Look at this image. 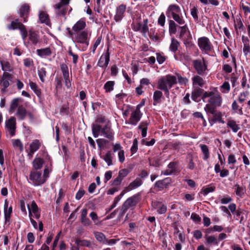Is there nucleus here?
<instances>
[{
    "label": "nucleus",
    "mask_w": 250,
    "mask_h": 250,
    "mask_svg": "<svg viewBox=\"0 0 250 250\" xmlns=\"http://www.w3.org/2000/svg\"><path fill=\"white\" fill-rule=\"evenodd\" d=\"M29 86L38 97H40L41 95V90L36 83L30 82L29 83Z\"/></svg>",
    "instance_id": "37998d69"
},
{
    "label": "nucleus",
    "mask_w": 250,
    "mask_h": 250,
    "mask_svg": "<svg viewBox=\"0 0 250 250\" xmlns=\"http://www.w3.org/2000/svg\"><path fill=\"white\" fill-rule=\"evenodd\" d=\"M46 71L44 67L39 68L38 69V74L41 81L42 83L45 82L46 76Z\"/></svg>",
    "instance_id": "ea45409f"
},
{
    "label": "nucleus",
    "mask_w": 250,
    "mask_h": 250,
    "mask_svg": "<svg viewBox=\"0 0 250 250\" xmlns=\"http://www.w3.org/2000/svg\"><path fill=\"white\" fill-rule=\"evenodd\" d=\"M115 83L114 81H108L104 85L105 92H109L113 90Z\"/></svg>",
    "instance_id": "603ef678"
},
{
    "label": "nucleus",
    "mask_w": 250,
    "mask_h": 250,
    "mask_svg": "<svg viewBox=\"0 0 250 250\" xmlns=\"http://www.w3.org/2000/svg\"><path fill=\"white\" fill-rule=\"evenodd\" d=\"M86 26V23L85 21L81 19L78 21L72 27V33H76L78 32H82Z\"/></svg>",
    "instance_id": "aec40b11"
},
{
    "label": "nucleus",
    "mask_w": 250,
    "mask_h": 250,
    "mask_svg": "<svg viewBox=\"0 0 250 250\" xmlns=\"http://www.w3.org/2000/svg\"><path fill=\"white\" fill-rule=\"evenodd\" d=\"M41 146V143L38 140H34L33 142L30 145V151L28 153V155L32 157L33 154L37 151Z\"/></svg>",
    "instance_id": "4be33fe9"
},
{
    "label": "nucleus",
    "mask_w": 250,
    "mask_h": 250,
    "mask_svg": "<svg viewBox=\"0 0 250 250\" xmlns=\"http://www.w3.org/2000/svg\"><path fill=\"white\" fill-rule=\"evenodd\" d=\"M177 83L176 76L167 75L161 78L157 83V88L164 92L167 97H169V89Z\"/></svg>",
    "instance_id": "7ed1b4c3"
},
{
    "label": "nucleus",
    "mask_w": 250,
    "mask_h": 250,
    "mask_svg": "<svg viewBox=\"0 0 250 250\" xmlns=\"http://www.w3.org/2000/svg\"><path fill=\"white\" fill-rule=\"evenodd\" d=\"M129 172V170L127 169H122L119 172L118 176L123 180V179L128 175Z\"/></svg>",
    "instance_id": "69168bd1"
},
{
    "label": "nucleus",
    "mask_w": 250,
    "mask_h": 250,
    "mask_svg": "<svg viewBox=\"0 0 250 250\" xmlns=\"http://www.w3.org/2000/svg\"><path fill=\"white\" fill-rule=\"evenodd\" d=\"M20 207L22 213L24 215H26L27 213L25 208V203L24 200H21L20 201Z\"/></svg>",
    "instance_id": "338daca9"
},
{
    "label": "nucleus",
    "mask_w": 250,
    "mask_h": 250,
    "mask_svg": "<svg viewBox=\"0 0 250 250\" xmlns=\"http://www.w3.org/2000/svg\"><path fill=\"white\" fill-rule=\"evenodd\" d=\"M143 184V181L140 178H136L134 181L131 182L129 185L124 189V192H129L133 189H136Z\"/></svg>",
    "instance_id": "a211bd4d"
},
{
    "label": "nucleus",
    "mask_w": 250,
    "mask_h": 250,
    "mask_svg": "<svg viewBox=\"0 0 250 250\" xmlns=\"http://www.w3.org/2000/svg\"><path fill=\"white\" fill-rule=\"evenodd\" d=\"M202 98L204 102L208 103L205 106V110L211 114L215 113V108L220 106L223 102L222 96L216 88L205 92Z\"/></svg>",
    "instance_id": "f257e3e1"
},
{
    "label": "nucleus",
    "mask_w": 250,
    "mask_h": 250,
    "mask_svg": "<svg viewBox=\"0 0 250 250\" xmlns=\"http://www.w3.org/2000/svg\"><path fill=\"white\" fill-rule=\"evenodd\" d=\"M214 116V120L220 123L224 124L225 122L222 119V114L220 112H216L215 110V113L212 114Z\"/></svg>",
    "instance_id": "bf43d9fd"
},
{
    "label": "nucleus",
    "mask_w": 250,
    "mask_h": 250,
    "mask_svg": "<svg viewBox=\"0 0 250 250\" xmlns=\"http://www.w3.org/2000/svg\"><path fill=\"white\" fill-rule=\"evenodd\" d=\"M12 212V207L10 206V207L8 208V203L6 201L4 206V214L5 224L9 222Z\"/></svg>",
    "instance_id": "393cba45"
},
{
    "label": "nucleus",
    "mask_w": 250,
    "mask_h": 250,
    "mask_svg": "<svg viewBox=\"0 0 250 250\" xmlns=\"http://www.w3.org/2000/svg\"><path fill=\"white\" fill-rule=\"evenodd\" d=\"M61 69L62 71L63 77H66L69 76V71L68 66L65 63L61 64Z\"/></svg>",
    "instance_id": "13d9d810"
},
{
    "label": "nucleus",
    "mask_w": 250,
    "mask_h": 250,
    "mask_svg": "<svg viewBox=\"0 0 250 250\" xmlns=\"http://www.w3.org/2000/svg\"><path fill=\"white\" fill-rule=\"evenodd\" d=\"M75 243L77 244L78 247H86L88 248L91 247V242L87 240H81L80 239H77L75 240Z\"/></svg>",
    "instance_id": "72a5a7b5"
},
{
    "label": "nucleus",
    "mask_w": 250,
    "mask_h": 250,
    "mask_svg": "<svg viewBox=\"0 0 250 250\" xmlns=\"http://www.w3.org/2000/svg\"><path fill=\"white\" fill-rule=\"evenodd\" d=\"M147 123L146 122H141L138 126V129L141 130V135L142 137H145L147 134Z\"/></svg>",
    "instance_id": "4c0bfd02"
},
{
    "label": "nucleus",
    "mask_w": 250,
    "mask_h": 250,
    "mask_svg": "<svg viewBox=\"0 0 250 250\" xmlns=\"http://www.w3.org/2000/svg\"><path fill=\"white\" fill-rule=\"evenodd\" d=\"M192 85L194 88L200 89L204 86L205 81L203 79L198 75H194L192 78Z\"/></svg>",
    "instance_id": "6ab92c4d"
},
{
    "label": "nucleus",
    "mask_w": 250,
    "mask_h": 250,
    "mask_svg": "<svg viewBox=\"0 0 250 250\" xmlns=\"http://www.w3.org/2000/svg\"><path fill=\"white\" fill-rule=\"evenodd\" d=\"M202 93L201 89L194 88L191 93V98L195 102H198Z\"/></svg>",
    "instance_id": "79ce46f5"
},
{
    "label": "nucleus",
    "mask_w": 250,
    "mask_h": 250,
    "mask_svg": "<svg viewBox=\"0 0 250 250\" xmlns=\"http://www.w3.org/2000/svg\"><path fill=\"white\" fill-rule=\"evenodd\" d=\"M68 53V54L69 55H70L72 57L73 63L75 65H76L77 62H78V60H79V56H78V55L77 54H76L72 52L71 47L69 48Z\"/></svg>",
    "instance_id": "4d7b16f0"
},
{
    "label": "nucleus",
    "mask_w": 250,
    "mask_h": 250,
    "mask_svg": "<svg viewBox=\"0 0 250 250\" xmlns=\"http://www.w3.org/2000/svg\"><path fill=\"white\" fill-rule=\"evenodd\" d=\"M232 201V199L229 195L224 196L221 199L220 202L222 204H227Z\"/></svg>",
    "instance_id": "0e129e2a"
},
{
    "label": "nucleus",
    "mask_w": 250,
    "mask_h": 250,
    "mask_svg": "<svg viewBox=\"0 0 250 250\" xmlns=\"http://www.w3.org/2000/svg\"><path fill=\"white\" fill-rule=\"evenodd\" d=\"M231 108L235 112L237 113L240 115H242L243 114L242 108L241 107L239 108V106L236 100H234L233 102L231 104Z\"/></svg>",
    "instance_id": "09e8293b"
},
{
    "label": "nucleus",
    "mask_w": 250,
    "mask_h": 250,
    "mask_svg": "<svg viewBox=\"0 0 250 250\" xmlns=\"http://www.w3.org/2000/svg\"><path fill=\"white\" fill-rule=\"evenodd\" d=\"M12 145L16 149H19L20 151H22L23 147L22 143L19 139H14L12 140Z\"/></svg>",
    "instance_id": "de8ad7c7"
},
{
    "label": "nucleus",
    "mask_w": 250,
    "mask_h": 250,
    "mask_svg": "<svg viewBox=\"0 0 250 250\" xmlns=\"http://www.w3.org/2000/svg\"><path fill=\"white\" fill-rule=\"evenodd\" d=\"M12 77L11 74L7 72H4L0 80V83L4 89L7 88L10 85V81H11Z\"/></svg>",
    "instance_id": "f3484780"
},
{
    "label": "nucleus",
    "mask_w": 250,
    "mask_h": 250,
    "mask_svg": "<svg viewBox=\"0 0 250 250\" xmlns=\"http://www.w3.org/2000/svg\"><path fill=\"white\" fill-rule=\"evenodd\" d=\"M110 61V53L109 52V48L108 47L106 52L104 53L100 58L97 65L100 67L105 68Z\"/></svg>",
    "instance_id": "2eb2a0df"
},
{
    "label": "nucleus",
    "mask_w": 250,
    "mask_h": 250,
    "mask_svg": "<svg viewBox=\"0 0 250 250\" xmlns=\"http://www.w3.org/2000/svg\"><path fill=\"white\" fill-rule=\"evenodd\" d=\"M27 207L29 217H32L33 216L36 219H39L41 216V210L36 202L34 201H32L30 206L28 205Z\"/></svg>",
    "instance_id": "4468645a"
},
{
    "label": "nucleus",
    "mask_w": 250,
    "mask_h": 250,
    "mask_svg": "<svg viewBox=\"0 0 250 250\" xmlns=\"http://www.w3.org/2000/svg\"><path fill=\"white\" fill-rule=\"evenodd\" d=\"M142 116V113L139 109V107H136V109L131 112L129 120L125 122V124L135 126L140 121Z\"/></svg>",
    "instance_id": "9b49d317"
},
{
    "label": "nucleus",
    "mask_w": 250,
    "mask_h": 250,
    "mask_svg": "<svg viewBox=\"0 0 250 250\" xmlns=\"http://www.w3.org/2000/svg\"><path fill=\"white\" fill-rule=\"evenodd\" d=\"M19 101L20 98H15L12 101L9 110L10 113H13L15 112L16 109L18 108Z\"/></svg>",
    "instance_id": "58836bf2"
},
{
    "label": "nucleus",
    "mask_w": 250,
    "mask_h": 250,
    "mask_svg": "<svg viewBox=\"0 0 250 250\" xmlns=\"http://www.w3.org/2000/svg\"><path fill=\"white\" fill-rule=\"evenodd\" d=\"M215 189V187H209L202 189V193L204 196L207 195L209 193L212 192Z\"/></svg>",
    "instance_id": "e2e57ef3"
},
{
    "label": "nucleus",
    "mask_w": 250,
    "mask_h": 250,
    "mask_svg": "<svg viewBox=\"0 0 250 250\" xmlns=\"http://www.w3.org/2000/svg\"><path fill=\"white\" fill-rule=\"evenodd\" d=\"M49 170L48 168L44 169L43 174L37 170L32 171L29 175L28 181L34 186H38L44 184L49 177Z\"/></svg>",
    "instance_id": "20e7f679"
},
{
    "label": "nucleus",
    "mask_w": 250,
    "mask_h": 250,
    "mask_svg": "<svg viewBox=\"0 0 250 250\" xmlns=\"http://www.w3.org/2000/svg\"><path fill=\"white\" fill-rule=\"evenodd\" d=\"M39 20L41 23H43L47 25L50 24L48 15L44 12H41L39 14Z\"/></svg>",
    "instance_id": "7c9ffc66"
},
{
    "label": "nucleus",
    "mask_w": 250,
    "mask_h": 250,
    "mask_svg": "<svg viewBox=\"0 0 250 250\" xmlns=\"http://www.w3.org/2000/svg\"><path fill=\"white\" fill-rule=\"evenodd\" d=\"M43 160L41 158H36L33 162V166L34 168L37 170L41 169L43 164Z\"/></svg>",
    "instance_id": "e433bc0d"
},
{
    "label": "nucleus",
    "mask_w": 250,
    "mask_h": 250,
    "mask_svg": "<svg viewBox=\"0 0 250 250\" xmlns=\"http://www.w3.org/2000/svg\"><path fill=\"white\" fill-rule=\"evenodd\" d=\"M92 131L93 136L97 138L100 135L110 140L114 139V132L111 128V124L107 123L104 126L97 124H93L92 126Z\"/></svg>",
    "instance_id": "f03ea898"
},
{
    "label": "nucleus",
    "mask_w": 250,
    "mask_h": 250,
    "mask_svg": "<svg viewBox=\"0 0 250 250\" xmlns=\"http://www.w3.org/2000/svg\"><path fill=\"white\" fill-rule=\"evenodd\" d=\"M163 96L162 92L160 90H156L153 94V104L156 105L161 102V98Z\"/></svg>",
    "instance_id": "c9c22d12"
},
{
    "label": "nucleus",
    "mask_w": 250,
    "mask_h": 250,
    "mask_svg": "<svg viewBox=\"0 0 250 250\" xmlns=\"http://www.w3.org/2000/svg\"><path fill=\"white\" fill-rule=\"evenodd\" d=\"M27 113L26 108L22 105H21L18 107L16 115L19 120H23L26 117Z\"/></svg>",
    "instance_id": "5701e85b"
},
{
    "label": "nucleus",
    "mask_w": 250,
    "mask_h": 250,
    "mask_svg": "<svg viewBox=\"0 0 250 250\" xmlns=\"http://www.w3.org/2000/svg\"><path fill=\"white\" fill-rule=\"evenodd\" d=\"M200 147L204 154L203 159L204 160H207L208 159L209 157V152L208 150V146L206 145H201Z\"/></svg>",
    "instance_id": "c03bdc74"
},
{
    "label": "nucleus",
    "mask_w": 250,
    "mask_h": 250,
    "mask_svg": "<svg viewBox=\"0 0 250 250\" xmlns=\"http://www.w3.org/2000/svg\"><path fill=\"white\" fill-rule=\"evenodd\" d=\"M176 165L175 162L170 163L167 166V169L162 171L161 175H169L173 173L176 170Z\"/></svg>",
    "instance_id": "bb28decb"
},
{
    "label": "nucleus",
    "mask_w": 250,
    "mask_h": 250,
    "mask_svg": "<svg viewBox=\"0 0 250 250\" xmlns=\"http://www.w3.org/2000/svg\"><path fill=\"white\" fill-rule=\"evenodd\" d=\"M148 20L147 19H144L143 21V24H142V33L145 35L146 33L148 31V27L147 25Z\"/></svg>",
    "instance_id": "052dcab7"
},
{
    "label": "nucleus",
    "mask_w": 250,
    "mask_h": 250,
    "mask_svg": "<svg viewBox=\"0 0 250 250\" xmlns=\"http://www.w3.org/2000/svg\"><path fill=\"white\" fill-rule=\"evenodd\" d=\"M2 70L4 71L10 70L11 66L9 62L5 61H1L0 60Z\"/></svg>",
    "instance_id": "6e6d98bb"
},
{
    "label": "nucleus",
    "mask_w": 250,
    "mask_h": 250,
    "mask_svg": "<svg viewBox=\"0 0 250 250\" xmlns=\"http://www.w3.org/2000/svg\"><path fill=\"white\" fill-rule=\"evenodd\" d=\"M153 206L159 214L165 213L167 211V208L166 206L162 202H154L153 203Z\"/></svg>",
    "instance_id": "b1692460"
},
{
    "label": "nucleus",
    "mask_w": 250,
    "mask_h": 250,
    "mask_svg": "<svg viewBox=\"0 0 250 250\" xmlns=\"http://www.w3.org/2000/svg\"><path fill=\"white\" fill-rule=\"evenodd\" d=\"M70 0H60V2L54 5V9L56 14L58 16H64L69 8V3Z\"/></svg>",
    "instance_id": "6e6552de"
},
{
    "label": "nucleus",
    "mask_w": 250,
    "mask_h": 250,
    "mask_svg": "<svg viewBox=\"0 0 250 250\" xmlns=\"http://www.w3.org/2000/svg\"><path fill=\"white\" fill-rule=\"evenodd\" d=\"M7 27L9 30L19 29L22 40L23 41L25 40L26 37L27 36V30L26 29L25 26L23 24L19 22L18 20L12 21L10 24L7 26Z\"/></svg>",
    "instance_id": "9d476101"
},
{
    "label": "nucleus",
    "mask_w": 250,
    "mask_h": 250,
    "mask_svg": "<svg viewBox=\"0 0 250 250\" xmlns=\"http://www.w3.org/2000/svg\"><path fill=\"white\" fill-rule=\"evenodd\" d=\"M27 37H28V44L36 45L41 42L38 33L32 29H30L27 31V36L26 38Z\"/></svg>",
    "instance_id": "ddd939ff"
},
{
    "label": "nucleus",
    "mask_w": 250,
    "mask_h": 250,
    "mask_svg": "<svg viewBox=\"0 0 250 250\" xmlns=\"http://www.w3.org/2000/svg\"><path fill=\"white\" fill-rule=\"evenodd\" d=\"M37 55L42 58H45L50 56L52 54V51L49 47L38 49L36 50Z\"/></svg>",
    "instance_id": "a878e982"
},
{
    "label": "nucleus",
    "mask_w": 250,
    "mask_h": 250,
    "mask_svg": "<svg viewBox=\"0 0 250 250\" xmlns=\"http://www.w3.org/2000/svg\"><path fill=\"white\" fill-rule=\"evenodd\" d=\"M179 38L183 40H185L186 39V35L188 30V27L187 25L185 24L183 26H179Z\"/></svg>",
    "instance_id": "473e14b6"
},
{
    "label": "nucleus",
    "mask_w": 250,
    "mask_h": 250,
    "mask_svg": "<svg viewBox=\"0 0 250 250\" xmlns=\"http://www.w3.org/2000/svg\"><path fill=\"white\" fill-rule=\"evenodd\" d=\"M227 125L230 128L234 133L237 132L240 129L239 125L237 124L234 120H229L227 122Z\"/></svg>",
    "instance_id": "c756f323"
},
{
    "label": "nucleus",
    "mask_w": 250,
    "mask_h": 250,
    "mask_svg": "<svg viewBox=\"0 0 250 250\" xmlns=\"http://www.w3.org/2000/svg\"><path fill=\"white\" fill-rule=\"evenodd\" d=\"M5 128L7 133L10 135V137H13L15 135L16 128V118L14 117H11L5 122Z\"/></svg>",
    "instance_id": "f8f14e48"
},
{
    "label": "nucleus",
    "mask_w": 250,
    "mask_h": 250,
    "mask_svg": "<svg viewBox=\"0 0 250 250\" xmlns=\"http://www.w3.org/2000/svg\"><path fill=\"white\" fill-rule=\"evenodd\" d=\"M125 11L126 6L124 4H121L117 7L114 17V20L116 22H120L122 21L125 16Z\"/></svg>",
    "instance_id": "dca6fc26"
},
{
    "label": "nucleus",
    "mask_w": 250,
    "mask_h": 250,
    "mask_svg": "<svg viewBox=\"0 0 250 250\" xmlns=\"http://www.w3.org/2000/svg\"><path fill=\"white\" fill-rule=\"evenodd\" d=\"M103 159L106 162L108 166L113 165L112 160L113 158V154L111 151H107L104 155L103 156Z\"/></svg>",
    "instance_id": "2f4dec72"
},
{
    "label": "nucleus",
    "mask_w": 250,
    "mask_h": 250,
    "mask_svg": "<svg viewBox=\"0 0 250 250\" xmlns=\"http://www.w3.org/2000/svg\"><path fill=\"white\" fill-rule=\"evenodd\" d=\"M140 196V193H138L128 198L125 202L130 207L135 206L138 203L139 197Z\"/></svg>",
    "instance_id": "cd10ccee"
},
{
    "label": "nucleus",
    "mask_w": 250,
    "mask_h": 250,
    "mask_svg": "<svg viewBox=\"0 0 250 250\" xmlns=\"http://www.w3.org/2000/svg\"><path fill=\"white\" fill-rule=\"evenodd\" d=\"M249 94L250 93L248 90L241 92L238 96V101L241 103L244 102L249 95Z\"/></svg>",
    "instance_id": "5fc2aeb1"
},
{
    "label": "nucleus",
    "mask_w": 250,
    "mask_h": 250,
    "mask_svg": "<svg viewBox=\"0 0 250 250\" xmlns=\"http://www.w3.org/2000/svg\"><path fill=\"white\" fill-rule=\"evenodd\" d=\"M166 15L168 18H172L180 25H183L185 23L180 7L175 4L169 5L166 12Z\"/></svg>",
    "instance_id": "423d86ee"
},
{
    "label": "nucleus",
    "mask_w": 250,
    "mask_h": 250,
    "mask_svg": "<svg viewBox=\"0 0 250 250\" xmlns=\"http://www.w3.org/2000/svg\"><path fill=\"white\" fill-rule=\"evenodd\" d=\"M234 187L236 196L240 198H243L245 194L244 188L238 184H235Z\"/></svg>",
    "instance_id": "f704fd0d"
},
{
    "label": "nucleus",
    "mask_w": 250,
    "mask_h": 250,
    "mask_svg": "<svg viewBox=\"0 0 250 250\" xmlns=\"http://www.w3.org/2000/svg\"><path fill=\"white\" fill-rule=\"evenodd\" d=\"M177 25L173 20L169 21V32L170 34H175L177 31Z\"/></svg>",
    "instance_id": "49530a36"
},
{
    "label": "nucleus",
    "mask_w": 250,
    "mask_h": 250,
    "mask_svg": "<svg viewBox=\"0 0 250 250\" xmlns=\"http://www.w3.org/2000/svg\"><path fill=\"white\" fill-rule=\"evenodd\" d=\"M67 30H68L69 35L75 42L83 44L82 50L83 51L86 50L89 45L88 31L87 30H83L82 32L72 33L70 28H67Z\"/></svg>",
    "instance_id": "39448f33"
},
{
    "label": "nucleus",
    "mask_w": 250,
    "mask_h": 250,
    "mask_svg": "<svg viewBox=\"0 0 250 250\" xmlns=\"http://www.w3.org/2000/svg\"><path fill=\"white\" fill-rule=\"evenodd\" d=\"M193 65L197 74L199 75L203 76L207 74V62L204 58L194 60Z\"/></svg>",
    "instance_id": "1a4fd4ad"
},
{
    "label": "nucleus",
    "mask_w": 250,
    "mask_h": 250,
    "mask_svg": "<svg viewBox=\"0 0 250 250\" xmlns=\"http://www.w3.org/2000/svg\"><path fill=\"white\" fill-rule=\"evenodd\" d=\"M198 45L200 49L206 54H209L213 49V45L206 37L199 38L198 39Z\"/></svg>",
    "instance_id": "0eeeda50"
},
{
    "label": "nucleus",
    "mask_w": 250,
    "mask_h": 250,
    "mask_svg": "<svg viewBox=\"0 0 250 250\" xmlns=\"http://www.w3.org/2000/svg\"><path fill=\"white\" fill-rule=\"evenodd\" d=\"M94 236L98 242L103 244H104V242L106 241V237L103 233L95 232H94Z\"/></svg>",
    "instance_id": "a18cd8bd"
},
{
    "label": "nucleus",
    "mask_w": 250,
    "mask_h": 250,
    "mask_svg": "<svg viewBox=\"0 0 250 250\" xmlns=\"http://www.w3.org/2000/svg\"><path fill=\"white\" fill-rule=\"evenodd\" d=\"M176 77L178 79V83L180 84L186 86L188 83V79L186 77H182V76L180 74H176Z\"/></svg>",
    "instance_id": "864d4df0"
},
{
    "label": "nucleus",
    "mask_w": 250,
    "mask_h": 250,
    "mask_svg": "<svg viewBox=\"0 0 250 250\" xmlns=\"http://www.w3.org/2000/svg\"><path fill=\"white\" fill-rule=\"evenodd\" d=\"M190 14L194 20L197 21L198 20V9L196 7L194 6L191 8Z\"/></svg>",
    "instance_id": "680f3d73"
},
{
    "label": "nucleus",
    "mask_w": 250,
    "mask_h": 250,
    "mask_svg": "<svg viewBox=\"0 0 250 250\" xmlns=\"http://www.w3.org/2000/svg\"><path fill=\"white\" fill-rule=\"evenodd\" d=\"M165 15L163 13H162L158 18V23L161 26H163L165 25Z\"/></svg>",
    "instance_id": "774afa93"
},
{
    "label": "nucleus",
    "mask_w": 250,
    "mask_h": 250,
    "mask_svg": "<svg viewBox=\"0 0 250 250\" xmlns=\"http://www.w3.org/2000/svg\"><path fill=\"white\" fill-rule=\"evenodd\" d=\"M230 89V86L228 82H225L223 83L220 86V91L224 94L228 93Z\"/></svg>",
    "instance_id": "a19ab883"
},
{
    "label": "nucleus",
    "mask_w": 250,
    "mask_h": 250,
    "mask_svg": "<svg viewBox=\"0 0 250 250\" xmlns=\"http://www.w3.org/2000/svg\"><path fill=\"white\" fill-rule=\"evenodd\" d=\"M171 180L170 178H166L162 180H159L155 183V187L158 188L160 190L167 188L170 183Z\"/></svg>",
    "instance_id": "412c9836"
},
{
    "label": "nucleus",
    "mask_w": 250,
    "mask_h": 250,
    "mask_svg": "<svg viewBox=\"0 0 250 250\" xmlns=\"http://www.w3.org/2000/svg\"><path fill=\"white\" fill-rule=\"evenodd\" d=\"M29 6L27 4L22 5L20 9L19 13L21 17H24L29 11Z\"/></svg>",
    "instance_id": "8fccbe9b"
},
{
    "label": "nucleus",
    "mask_w": 250,
    "mask_h": 250,
    "mask_svg": "<svg viewBox=\"0 0 250 250\" xmlns=\"http://www.w3.org/2000/svg\"><path fill=\"white\" fill-rule=\"evenodd\" d=\"M179 45V42L176 40L172 39L169 46V50L172 52H175L177 50Z\"/></svg>",
    "instance_id": "3c124183"
},
{
    "label": "nucleus",
    "mask_w": 250,
    "mask_h": 250,
    "mask_svg": "<svg viewBox=\"0 0 250 250\" xmlns=\"http://www.w3.org/2000/svg\"><path fill=\"white\" fill-rule=\"evenodd\" d=\"M205 238L206 240V243L207 245H213L215 246H217L218 245V241L214 235L205 234Z\"/></svg>",
    "instance_id": "c85d7f7f"
}]
</instances>
